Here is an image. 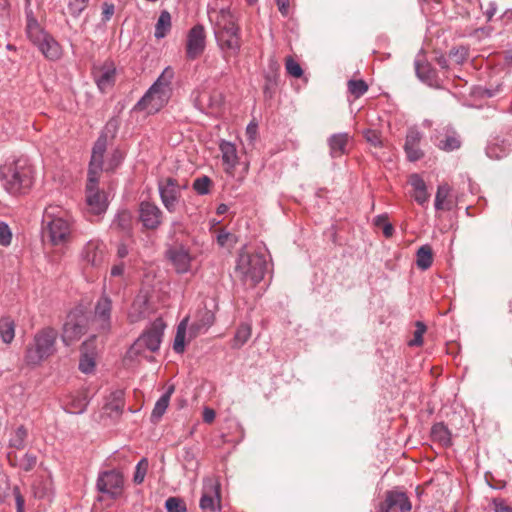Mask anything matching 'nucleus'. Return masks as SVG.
<instances>
[{
  "label": "nucleus",
  "instance_id": "1",
  "mask_svg": "<svg viewBox=\"0 0 512 512\" xmlns=\"http://www.w3.org/2000/svg\"><path fill=\"white\" fill-rule=\"evenodd\" d=\"M0 182L4 190L13 196L29 192L34 183V168L26 157L7 160L0 166Z\"/></svg>",
  "mask_w": 512,
  "mask_h": 512
},
{
  "label": "nucleus",
  "instance_id": "2",
  "mask_svg": "<svg viewBox=\"0 0 512 512\" xmlns=\"http://www.w3.org/2000/svg\"><path fill=\"white\" fill-rule=\"evenodd\" d=\"M42 225L43 237L47 238L53 245L62 246L70 241L73 219L59 206L49 205L46 207Z\"/></svg>",
  "mask_w": 512,
  "mask_h": 512
},
{
  "label": "nucleus",
  "instance_id": "3",
  "mask_svg": "<svg viewBox=\"0 0 512 512\" xmlns=\"http://www.w3.org/2000/svg\"><path fill=\"white\" fill-rule=\"evenodd\" d=\"M165 328L166 324L161 318L155 319L131 345L127 351V358L134 360L141 356L151 361L153 357H148L146 352L153 353L159 350Z\"/></svg>",
  "mask_w": 512,
  "mask_h": 512
},
{
  "label": "nucleus",
  "instance_id": "4",
  "mask_svg": "<svg viewBox=\"0 0 512 512\" xmlns=\"http://www.w3.org/2000/svg\"><path fill=\"white\" fill-rule=\"evenodd\" d=\"M26 18V35L28 39L47 59L58 60L62 55L59 43L40 26L32 10L26 11Z\"/></svg>",
  "mask_w": 512,
  "mask_h": 512
},
{
  "label": "nucleus",
  "instance_id": "5",
  "mask_svg": "<svg viewBox=\"0 0 512 512\" xmlns=\"http://www.w3.org/2000/svg\"><path fill=\"white\" fill-rule=\"evenodd\" d=\"M58 332L52 327H45L38 331L33 342L27 347L25 361L29 365H39L56 352Z\"/></svg>",
  "mask_w": 512,
  "mask_h": 512
},
{
  "label": "nucleus",
  "instance_id": "6",
  "mask_svg": "<svg viewBox=\"0 0 512 512\" xmlns=\"http://www.w3.org/2000/svg\"><path fill=\"white\" fill-rule=\"evenodd\" d=\"M266 269L267 261L263 254L246 252L239 254L236 272L244 282H250L252 286H255L263 279Z\"/></svg>",
  "mask_w": 512,
  "mask_h": 512
},
{
  "label": "nucleus",
  "instance_id": "7",
  "mask_svg": "<svg viewBox=\"0 0 512 512\" xmlns=\"http://www.w3.org/2000/svg\"><path fill=\"white\" fill-rule=\"evenodd\" d=\"M118 127L119 124L117 119H110L106 123L104 131L98 137L92 149V155L88 170L89 175H100L101 171L103 170V159L107 149V134L111 133L112 137H114L118 130Z\"/></svg>",
  "mask_w": 512,
  "mask_h": 512
},
{
  "label": "nucleus",
  "instance_id": "8",
  "mask_svg": "<svg viewBox=\"0 0 512 512\" xmlns=\"http://www.w3.org/2000/svg\"><path fill=\"white\" fill-rule=\"evenodd\" d=\"M99 175H89L86 184V203L89 211L95 215L104 213L108 208V200L104 191L98 188Z\"/></svg>",
  "mask_w": 512,
  "mask_h": 512
},
{
  "label": "nucleus",
  "instance_id": "9",
  "mask_svg": "<svg viewBox=\"0 0 512 512\" xmlns=\"http://www.w3.org/2000/svg\"><path fill=\"white\" fill-rule=\"evenodd\" d=\"M170 97L171 93L152 85L137 102L134 110L146 111L148 114H155L168 103Z\"/></svg>",
  "mask_w": 512,
  "mask_h": 512
},
{
  "label": "nucleus",
  "instance_id": "10",
  "mask_svg": "<svg viewBox=\"0 0 512 512\" xmlns=\"http://www.w3.org/2000/svg\"><path fill=\"white\" fill-rule=\"evenodd\" d=\"M158 191L165 209L174 213L181 198V186L177 179L167 177L158 181Z\"/></svg>",
  "mask_w": 512,
  "mask_h": 512
},
{
  "label": "nucleus",
  "instance_id": "11",
  "mask_svg": "<svg viewBox=\"0 0 512 512\" xmlns=\"http://www.w3.org/2000/svg\"><path fill=\"white\" fill-rule=\"evenodd\" d=\"M123 486V474L115 469L101 472L96 482L98 491L109 495L113 499L121 495Z\"/></svg>",
  "mask_w": 512,
  "mask_h": 512
},
{
  "label": "nucleus",
  "instance_id": "12",
  "mask_svg": "<svg viewBox=\"0 0 512 512\" xmlns=\"http://www.w3.org/2000/svg\"><path fill=\"white\" fill-rule=\"evenodd\" d=\"M214 35L225 61L228 62L231 57H238L241 50V30L215 32Z\"/></svg>",
  "mask_w": 512,
  "mask_h": 512
},
{
  "label": "nucleus",
  "instance_id": "13",
  "mask_svg": "<svg viewBox=\"0 0 512 512\" xmlns=\"http://www.w3.org/2000/svg\"><path fill=\"white\" fill-rule=\"evenodd\" d=\"M206 48V32L201 24L194 25L187 34L186 38V57L189 60L199 58Z\"/></svg>",
  "mask_w": 512,
  "mask_h": 512
},
{
  "label": "nucleus",
  "instance_id": "14",
  "mask_svg": "<svg viewBox=\"0 0 512 512\" xmlns=\"http://www.w3.org/2000/svg\"><path fill=\"white\" fill-rule=\"evenodd\" d=\"M112 300L103 294L96 302L92 322L96 328L103 333H108L111 329Z\"/></svg>",
  "mask_w": 512,
  "mask_h": 512
},
{
  "label": "nucleus",
  "instance_id": "15",
  "mask_svg": "<svg viewBox=\"0 0 512 512\" xmlns=\"http://www.w3.org/2000/svg\"><path fill=\"white\" fill-rule=\"evenodd\" d=\"M87 331L86 319L81 315H69L63 326L62 341L70 345L79 340Z\"/></svg>",
  "mask_w": 512,
  "mask_h": 512
},
{
  "label": "nucleus",
  "instance_id": "16",
  "mask_svg": "<svg viewBox=\"0 0 512 512\" xmlns=\"http://www.w3.org/2000/svg\"><path fill=\"white\" fill-rule=\"evenodd\" d=\"M412 504L406 493L400 491H387L384 502L380 505V512H411Z\"/></svg>",
  "mask_w": 512,
  "mask_h": 512
},
{
  "label": "nucleus",
  "instance_id": "17",
  "mask_svg": "<svg viewBox=\"0 0 512 512\" xmlns=\"http://www.w3.org/2000/svg\"><path fill=\"white\" fill-rule=\"evenodd\" d=\"M163 212L154 203L143 201L139 206V219L149 230L157 229L162 223Z\"/></svg>",
  "mask_w": 512,
  "mask_h": 512
},
{
  "label": "nucleus",
  "instance_id": "18",
  "mask_svg": "<svg viewBox=\"0 0 512 512\" xmlns=\"http://www.w3.org/2000/svg\"><path fill=\"white\" fill-rule=\"evenodd\" d=\"M220 485L213 479L204 481L200 508L215 511L220 508Z\"/></svg>",
  "mask_w": 512,
  "mask_h": 512
},
{
  "label": "nucleus",
  "instance_id": "19",
  "mask_svg": "<svg viewBox=\"0 0 512 512\" xmlns=\"http://www.w3.org/2000/svg\"><path fill=\"white\" fill-rule=\"evenodd\" d=\"M166 257L171 261L177 273L190 270L192 257L183 245H174L166 251Z\"/></svg>",
  "mask_w": 512,
  "mask_h": 512
},
{
  "label": "nucleus",
  "instance_id": "20",
  "mask_svg": "<svg viewBox=\"0 0 512 512\" xmlns=\"http://www.w3.org/2000/svg\"><path fill=\"white\" fill-rule=\"evenodd\" d=\"M195 107L206 114L213 113L222 105V96L216 91H201L194 98Z\"/></svg>",
  "mask_w": 512,
  "mask_h": 512
},
{
  "label": "nucleus",
  "instance_id": "21",
  "mask_svg": "<svg viewBox=\"0 0 512 512\" xmlns=\"http://www.w3.org/2000/svg\"><path fill=\"white\" fill-rule=\"evenodd\" d=\"M422 138L423 135L418 129H408L404 143V151L409 161L416 162L423 158L424 152L420 148Z\"/></svg>",
  "mask_w": 512,
  "mask_h": 512
},
{
  "label": "nucleus",
  "instance_id": "22",
  "mask_svg": "<svg viewBox=\"0 0 512 512\" xmlns=\"http://www.w3.org/2000/svg\"><path fill=\"white\" fill-rule=\"evenodd\" d=\"M93 75L98 88L105 92L115 83V65L112 62H105L102 66L94 69Z\"/></svg>",
  "mask_w": 512,
  "mask_h": 512
},
{
  "label": "nucleus",
  "instance_id": "23",
  "mask_svg": "<svg viewBox=\"0 0 512 512\" xmlns=\"http://www.w3.org/2000/svg\"><path fill=\"white\" fill-rule=\"evenodd\" d=\"M105 245L99 240L89 241L82 252L83 259L93 267H99L105 258Z\"/></svg>",
  "mask_w": 512,
  "mask_h": 512
},
{
  "label": "nucleus",
  "instance_id": "24",
  "mask_svg": "<svg viewBox=\"0 0 512 512\" xmlns=\"http://www.w3.org/2000/svg\"><path fill=\"white\" fill-rule=\"evenodd\" d=\"M241 30L237 24V19L228 8H222L215 13L214 33L231 32Z\"/></svg>",
  "mask_w": 512,
  "mask_h": 512
},
{
  "label": "nucleus",
  "instance_id": "25",
  "mask_svg": "<svg viewBox=\"0 0 512 512\" xmlns=\"http://www.w3.org/2000/svg\"><path fill=\"white\" fill-rule=\"evenodd\" d=\"M351 136L347 132L332 134L327 139L329 154L332 158H340L348 153V144Z\"/></svg>",
  "mask_w": 512,
  "mask_h": 512
},
{
  "label": "nucleus",
  "instance_id": "26",
  "mask_svg": "<svg viewBox=\"0 0 512 512\" xmlns=\"http://www.w3.org/2000/svg\"><path fill=\"white\" fill-rule=\"evenodd\" d=\"M88 396L85 392L70 393L63 401L64 409L71 414L83 413L88 405Z\"/></svg>",
  "mask_w": 512,
  "mask_h": 512
},
{
  "label": "nucleus",
  "instance_id": "27",
  "mask_svg": "<svg viewBox=\"0 0 512 512\" xmlns=\"http://www.w3.org/2000/svg\"><path fill=\"white\" fill-rule=\"evenodd\" d=\"M111 228L122 232L126 236H131L133 229L132 213L127 209L119 210L111 223Z\"/></svg>",
  "mask_w": 512,
  "mask_h": 512
},
{
  "label": "nucleus",
  "instance_id": "28",
  "mask_svg": "<svg viewBox=\"0 0 512 512\" xmlns=\"http://www.w3.org/2000/svg\"><path fill=\"white\" fill-rule=\"evenodd\" d=\"M215 321L214 313L206 308L199 310L197 319L192 323L190 327V333L193 336H197L208 330Z\"/></svg>",
  "mask_w": 512,
  "mask_h": 512
},
{
  "label": "nucleus",
  "instance_id": "29",
  "mask_svg": "<svg viewBox=\"0 0 512 512\" xmlns=\"http://www.w3.org/2000/svg\"><path fill=\"white\" fill-rule=\"evenodd\" d=\"M415 71L417 77L424 82L425 84L433 87L437 86L438 79H437V72L436 70L431 66L430 63L426 61H422L420 59L415 60Z\"/></svg>",
  "mask_w": 512,
  "mask_h": 512
},
{
  "label": "nucleus",
  "instance_id": "30",
  "mask_svg": "<svg viewBox=\"0 0 512 512\" xmlns=\"http://www.w3.org/2000/svg\"><path fill=\"white\" fill-rule=\"evenodd\" d=\"M409 183L414 189V199L415 201L423 206L429 200V194L427 192V186L425 181L419 174H412L409 177Z\"/></svg>",
  "mask_w": 512,
  "mask_h": 512
},
{
  "label": "nucleus",
  "instance_id": "31",
  "mask_svg": "<svg viewBox=\"0 0 512 512\" xmlns=\"http://www.w3.org/2000/svg\"><path fill=\"white\" fill-rule=\"evenodd\" d=\"M175 387L174 385H170L166 391L163 393V395L156 401L155 406L151 413V421L154 423H157L162 416L165 414L170 398L172 394L174 393Z\"/></svg>",
  "mask_w": 512,
  "mask_h": 512
},
{
  "label": "nucleus",
  "instance_id": "32",
  "mask_svg": "<svg viewBox=\"0 0 512 512\" xmlns=\"http://www.w3.org/2000/svg\"><path fill=\"white\" fill-rule=\"evenodd\" d=\"M148 310L147 299L145 296H138L132 303L128 312V319L131 323L139 322L146 317Z\"/></svg>",
  "mask_w": 512,
  "mask_h": 512
},
{
  "label": "nucleus",
  "instance_id": "33",
  "mask_svg": "<svg viewBox=\"0 0 512 512\" xmlns=\"http://www.w3.org/2000/svg\"><path fill=\"white\" fill-rule=\"evenodd\" d=\"M222 153L223 164L227 166L228 170H232L238 163L237 150L233 143L222 141L219 145Z\"/></svg>",
  "mask_w": 512,
  "mask_h": 512
},
{
  "label": "nucleus",
  "instance_id": "34",
  "mask_svg": "<svg viewBox=\"0 0 512 512\" xmlns=\"http://www.w3.org/2000/svg\"><path fill=\"white\" fill-rule=\"evenodd\" d=\"M431 438L433 441L438 442L442 446L451 445V433L447 426L442 422L436 423L431 428Z\"/></svg>",
  "mask_w": 512,
  "mask_h": 512
},
{
  "label": "nucleus",
  "instance_id": "35",
  "mask_svg": "<svg viewBox=\"0 0 512 512\" xmlns=\"http://www.w3.org/2000/svg\"><path fill=\"white\" fill-rule=\"evenodd\" d=\"M436 145L439 149L450 152L460 148L461 140L455 131H447L444 138L438 139Z\"/></svg>",
  "mask_w": 512,
  "mask_h": 512
},
{
  "label": "nucleus",
  "instance_id": "36",
  "mask_svg": "<svg viewBox=\"0 0 512 512\" xmlns=\"http://www.w3.org/2000/svg\"><path fill=\"white\" fill-rule=\"evenodd\" d=\"M433 263V251L430 245H422L416 252V265L421 270H427Z\"/></svg>",
  "mask_w": 512,
  "mask_h": 512
},
{
  "label": "nucleus",
  "instance_id": "37",
  "mask_svg": "<svg viewBox=\"0 0 512 512\" xmlns=\"http://www.w3.org/2000/svg\"><path fill=\"white\" fill-rule=\"evenodd\" d=\"M171 29V15L168 11L164 10L160 13L157 23L155 25V37L157 39L164 38Z\"/></svg>",
  "mask_w": 512,
  "mask_h": 512
},
{
  "label": "nucleus",
  "instance_id": "38",
  "mask_svg": "<svg viewBox=\"0 0 512 512\" xmlns=\"http://www.w3.org/2000/svg\"><path fill=\"white\" fill-rule=\"evenodd\" d=\"M0 336L3 342L9 344L15 337V324L9 317L0 319Z\"/></svg>",
  "mask_w": 512,
  "mask_h": 512
},
{
  "label": "nucleus",
  "instance_id": "39",
  "mask_svg": "<svg viewBox=\"0 0 512 512\" xmlns=\"http://www.w3.org/2000/svg\"><path fill=\"white\" fill-rule=\"evenodd\" d=\"M174 78V70L171 67H166L157 80L152 84L168 93H172V80Z\"/></svg>",
  "mask_w": 512,
  "mask_h": 512
},
{
  "label": "nucleus",
  "instance_id": "40",
  "mask_svg": "<svg viewBox=\"0 0 512 512\" xmlns=\"http://www.w3.org/2000/svg\"><path fill=\"white\" fill-rule=\"evenodd\" d=\"M251 336V326L249 324H241L235 333L232 341V348L238 349L242 347Z\"/></svg>",
  "mask_w": 512,
  "mask_h": 512
},
{
  "label": "nucleus",
  "instance_id": "41",
  "mask_svg": "<svg viewBox=\"0 0 512 512\" xmlns=\"http://www.w3.org/2000/svg\"><path fill=\"white\" fill-rule=\"evenodd\" d=\"M450 192L451 187L447 183H443L438 186L434 203L436 210L449 209L445 204L450 195Z\"/></svg>",
  "mask_w": 512,
  "mask_h": 512
},
{
  "label": "nucleus",
  "instance_id": "42",
  "mask_svg": "<svg viewBox=\"0 0 512 512\" xmlns=\"http://www.w3.org/2000/svg\"><path fill=\"white\" fill-rule=\"evenodd\" d=\"M187 321V318L183 319L177 327V332L173 343V349L176 353L184 352Z\"/></svg>",
  "mask_w": 512,
  "mask_h": 512
},
{
  "label": "nucleus",
  "instance_id": "43",
  "mask_svg": "<svg viewBox=\"0 0 512 512\" xmlns=\"http://www.w3.org/2000/svg\"><path fill=\"white\" fill-rule=\"evenodd\" d=\"M96 358L97 357L92 356V354H84L81 352L79 370L85 374L92 373L96 366Z\"/></svg>",
  "mask_w": 512,
  "mask_h": 512
},
{
  "label": "nucleus",
  "instance_id": "44",
  "mask_svg": "<svg viewBox=\"0 0 512 512\" xmlns=\"http://www.w3.org/2000/svg\"><path fill=\"white\" fill-rule=\"evenodd\" d=\"M368 90L367 83L362 80H349L348 81V91L355 97L359 98L363 96Z\"/></svg>",
  "mask_w": 512,
  "mask_h": 512
},
{
  "label": "nucleus",
  "instance_id": "45",
  "mask_svg": "<svg viewBox=\"0 0 512 512\" xmlns=\"http://www.w3.org/2000/svg\"><path fill=\"white\" fill-rule=\"evenodd\" d=\"M27 438V430L24 426H19L10 439V445L16 449H23L25 446V440Z\"/></svg>",
  "mask_w": 512,
  "mask_h": 512
},
{
  "label": "nucleus",
  "instance_id": "46",
  "mask_svg": "<svg viewBox=\"0 0 512 512\" xmlns=\"http://www.w3.org/2000/svg\"><path fill=\"white\" fill-rule=\"evenodd\" d=\"M211 184H212V181L208 176H201L194 180L193 189L199 195H206L210 191Z\"/></svg>",
  "mask_w": 512,
  "mask_h": 512
},
{
  "label": "nucleus",
  "instance_id": "47",
  "mask_svg": "<svg viewBox=\"0 0 512 512\" xmlns=\"http://www.w3.org/2000/svg\"><path fill=\"white\" fill-rule=\"evenodd\" d=\"M148 470V460L146 458H142L135 467V472L133 475V481L135 484H141L146 476Z\"/></svg>",
  "mask_w": 512,
  "mask_h": 512
},
{
  "label": "nucleus",
  "instance_id": "48",
  "mask_svg": "<svg viewBox=\"0 0 512 512\" xmlns=\"http://www.w3.org/2000/svg\"><path fill=\"white\" fill-rule=\"evenodd\" d=\"M167 512H186L185 502L178 497H169L165 502Z\"/></svg>",
  "mask_w": 512,
  "mask_h": 512
},
{
  "label": "nucleus",
  "instance_id": "49",
  "mask_svg": "<svg viewBox=\"0 0 512 512\" xmlns=\"http://www.w3.org/2000/svg\"><path fill=\"white\" fill-rule=\"evenodd\" d=\"M285 68L287 73L294 78H300L303 75L300 64L290 56L285 59Z\"/></svg>",
  "mask_w": 512,
  "mask_h": 512
},
{
  "label": "nucleus",
  "instance_id": "50",
  "mask_svg": "<svg viewBox=\"0 0 512 512\" xmlns=\"http://www.w3.org/2000/svg\"><path fill=\"white\" fill-rule=\"evenodd\" d=\"M415 327L414 337L409 341V346H421L423 344V335L426 332V325L421 321H417Z\"/></svg>",
  "mask_w": 512,
  "mask_h": 512
},
{
  "label": "nucleus",
  "instance_id": "51",
  "mask_svg": "<svg viewBox=\"0 0 512 512\" xmlns=\"http://www.w3.org/2000/svg\"><path fill=\"white\" fill-rule=\"evenodd\" d=\"M89 0H70L68 3L69 13L78 17L87 7Z\"/></svg>",
  "mask_w": 512,
  "mask_h": 512
},
{
  "label": "nucleus",
  "instance_id": "52",
  "mask_svg": "<svg viewBox=\"0 0 512 512\" xmlns=\"http://www.w3.org/2000/svg\"><path fill=\"white\" fill-rule=\"evenodd\" d=\"M81 352L84 354H92V356L97 357L98 348L96 343V336L93 335L85 340L81 345Z\"/></svg>",
  "mask_w": 512,
  "mask_h": 512
},
{
  "label": "nucleus",
  "instance_id": "53",
  "mask_svg": "<svg viewBox=\"0 0 512 512\" xmlns=\"http://www.w3.org/2000/svg\"><path fill=\"white\" fill-rule=\"evenodd\" d=\"M449 56L454 59L457 64H462L468 56V50L464 46L454 47L450 50Z\"/></svg>",
  "mask_w": 512,
  "mask_h": 512
},
{
  "label": "nucleus",
  "instance_id": "54",
  "mask_svg": "<svg viewBox=\"0 0 512 512\" xmlns=\"http://www.w3.org/2000/svg\"><path fill=\"white\" fill-rule=\"evenodd\" d=\"M363 136L366 141L374 147H380L382 145L381 135L377 130L367 129L363 132Z\"/></svg>",
  "mask_w": 512,
  "mask_h": 512
},
{
  "label": "nucleus",
  "instance_id": "55",
  "mask_svg": "<svg viewBox=\"0 0 512 512\" xmlns=\"http://www.w3.org/2000/svg\"><path fill=\"white\" fill-rule=\"evenodd\" d=\"M37 463V457L34 454L26 453L20 460V467L22 470L31 471Z\"/></svg>",
  "mask_w": 512,
  "mask_h": 512
},
{
  "label": "nucleus",
  "instance_id": "56",
  "mask_svg": "<svg viewBox=\"0 0 512 512\" xmlns=\"http://www.w3.org/2000/svg\"><path fill=\"white\" fill-rule=\"evenodd\" d=\"M11 231L7 224L0 223V244L3 246H7L11 242Z\"/></svg>",
  "mask_w": 512,
  "mask_h": 512
},
{
  "label": "nucleus",
  "instance_id": "57",
  "mask_svg": "<svg viewBox=\"0 0 512 512\" xmlns=\"http://www.w3.org/2000/svg\"><path fill=\"white\" fill-rule=\"evenodd\" d=\"M494 512H512V507L502 498H494L492 500Z\"/></svg>",
  "mask_w": 512,
  "mask_h": 512
},
{
  "label": "nucleus",
  "instance_id": "58",
  "mask_svg": "<svg viewBox=\"0 0 512 512\" xmlns=\"http://www.w3.org/2000/svg\"><path fill=\"white\" fill-rule=\"evenodd\" d=\"M14 496H15V503H16V512H25L24 506H25V500L23 496L21 495L19 488L15 487L13 490Z\"/></svg>",
  "mask_w": 512,
  "mask_h": 512
},
{
  "label": "nucleus",
  "instance_id": "59",
  "mask_svg": "<svg viewBox=\"0 0 512 512\" xmlns=\"http://www.w3.org/2000/svg\"><path fill=\"white\" fill-rule=\"evenodd\" d=\"M113 14H114V5L104 3L103 11H102V20L105 22L109 21L111 19V17L113 16Z\"/></svg>",
  "mask_w": 512,
  "mask_h": 512
},
{
  "label": "nucleus",
  "instance_id": "60",
  "mask_svg": "<svg viewBox=\"0 0 512 512\" xmlns=\"http://www.w3.org/2000/svg\"><path fill=\"white\" fill-rule=\"evenodd\" d=\"M280 13L286 16L289 12V0H275Z\"/></svg>",
  "mask_w": 512,
  "mask_h": 512
},
{
  "label": "nucleus",
  "instance_id": "61",
  "mask_svg": "<svg viewBox=\"0 0 512 512\" xmlns=\"http://www.w3.org/2000/svg\"><path fill=\"white\" fill-rule=\"evenodd\" d=\"M215 416H216V413H215V411L213 409L206 407L203 410V420H204V422H206V423L213 422L214 419H215Z\"/></svg>",
  "mask_w": 512,
  "mask_h": 512
},
{
  "label": "nucleus",
  "instance_id": "62",
  "mask_svg": "<svg viewBox=\"0 0 512 512\" xmlns=\"http://www.w3.org/2000/svg\"><path fill=\"white\" fill-rule=\"evenodd\" d=\"M124 269H125V264L123 262L115 264L111 268V275L114 277L121 276L124 273Z\"/></svg>",
  "mask_w": 512,
  "mask_h": 512
},
{
  "label": "nucleus",
  "instance_id": "63",
  "mask_svg": "<svg viewBox=\"0 0 512 512\" xmlns=\"http://www.w3.org/2000/svg\"><path fill=\"white\" fill-rule=\"evenodd\" d=\"M258 125L255 122H250L246 127V133L250 139H254L257 134Z\"/></svg>",
  "mask_w": 512,
  "mask_h": 512
},
{
  "label": "nucleus",
  "instance_id": "64",
  "mask_svg": "<svg viewBox=\"0 0 512 512\" xmlns=\"http://www.w3.org/2000/svg\"><path fill=\"white\" fill-rule=\"evenodd\" d=\"M128 253V247L124 243H120L117 247L118 258L123 259L128 255Z\"/></svg>",
  "mask_w": 512,
  "mask_h": 512
}]
</instances>
